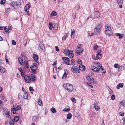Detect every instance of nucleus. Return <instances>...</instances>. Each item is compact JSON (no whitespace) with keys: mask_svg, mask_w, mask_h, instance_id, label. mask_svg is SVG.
I'll list each match as a JSON object with an SVG mask.
<instances>
[{"mask_svg":"<svg viewBox=\"0 0 125 125\" xmlns=\"http://www.w3.org/2000/svg\"><path fill=\"white\" fill-rule=\"evenodd\" d=\"M95 66H91V68L92 70L96 72H98L100 70H103V68L101 66V64L99 62H95L94 63Z\"/></svg>","mask_w":125,"mask_h":125,"instance_id":"nucleus-1","label":"nucleus"},{"mask_svg":"<svg viewBox=\"0 0 125 125\" xmlns=\"http://www.w3.org/2000/svg\"><path fill=\"white\" fill-rule=\"evenodd\" d=\"M21 4L20 1H17L16 2H12L10 4V5L14 8L16 9L19 7Z\"/></svg>","mask_w":125,"mask_h":125,"instance_id":"nucleus-2","label":"nucleus"},{"mask_svg":"<svg viewBox=\"0 0 125 125\" xmlns=\"http://www.w3.org/2000/svg\"><path fill=\"white\" fill-rule=\"evenodd\" d=\"M63 87L68 91L71 92L73 89V86L71 84L68 83L64 84L63 85Z\"/></svg>","mask_w":125,"mask_h":125,"instance_id":"nucleus-3","label":"nucleus"},{"mask_svg":"<svg viewBox=\"0 0 125 125\" xmlns=\"http://www.w3.org/2000/svg\"><path fill=\"white\" fill-rule=\"evenodd\" d=\"M21 108V107L20 105L17 104L14 105L13 106V108L11 109V112L13 114H16V111L19 110Z\"/></svg>","mask_w":125,"mask_h":125,"instance_id":"nucleus-4","label":"nucleus"},{"mask_svg":"<svg viewBox=\"0 0 125 125\" xmlns=\"http://www.w3.org/2000/svg\"><path fill=\"white\" fill-rule=\"evenodd\" d=\"M81 45L82 44H79L77 46V49L76 52L78 54H80L81 53H82L83 52V49L81 47Z\"/></svg>","mask_w":125,"mask_h":125,"instance_id":"nucleus-5","label":"nucleus"},{"mask_svg":"<svg viewBox=\"0 0 125 125\" xmlns=\"http://www.w3.org/2000/svg\"><path fill=\"white\" fill-rule=\"evenodd\" d=\"M102 27V25L100 24H98L97 26L95 27L94 30V32L97 33L99 32L100 31V29H101Z\"/></svg>","mask_w":125,"mask_h":125,"instance_id":"nucleus-6","label":"nucleus"},{"mask_svg":"<svg viewBox=\"0 0 125 125\" xmlns=\"http://www.w3.org/2000/svg\"><path fill=\"white\" fill-rule=\"evenodd\" d=\"M71 70L74 73H79L80 71L78 67L76 66H73L71 68Z\"/></svg>","mask_w":125,"mask_h":125,"instance_id":"nucleus-7","label":"nucleus"},{"mask_svg":"<svg viewBox=\"0 0 125 125\" xmlns=\"http://www.w3.org/2000/svg\"><path fill=\"white\" fill-rule=\"evenodd\" d=\"M4 115L5 116L9 118H10L11 117L10 111H6L4 113Z\"/></svg>","mask_w":125,"mask_h":125,"instance_id":"nucleus-8","label":"nucleus"},{"mask_svg":"<svg viewBox=\"0 0 125 125\" xmlns=\"http://www.w3.org/2000/svg\"><path fill=\"white\" fill-rule=\"evenodd\" d=\"M30 68L32 70V72L33 73H35L37 68V66L34 65L32 67H31Z\"/></svg>","mask_w":125,"mask_h":125,"instance_id":"nucleus-9","label":"nucleus"},{"mask_svg":"<svg viewBox=\"0 0 125 125\" xmlns=\"http://www.w3.org/2000/svg\"><path fill=\"white\" fill-rule=\"evenodd\" d=\"M44 49V47L43 45V43L40 42L39 44L38 49L40 51L42 52L43 50Z\"/></svg>","mask_w":125,"mask_h":125,"instance_id":"nucleus-10","label":"nucleus"},{"mask_svg":"<svg viewBox=\"0 0 125 125\" xmlns=\"http://www.w3.org/2000/svg\"><path fill=\"white\" fill-rule=\"evenodd\" d=\"M62 59L63 61L66 64L69 65V63L70 62V60L69 59V58L66 57H63Z\"/></svg>","mask_w":125,"mask_h":125,"instance_id":"nucleus-11","label":"nucleus"},{"mask_svg":"<svg viewBox=\"0 0 125 125\" xmlns=\"http://www.w3.org/2000/svg\"><path fill=\"white\" fill-rule=\"evenodd\" d=\"M105 32L106 35L109 36L112 35L113 34L111 30L105 31Z\"/></svg>","mask_w":125,"mask_h":125,"instance_id":"nucleus-12","label":"nucleus"},{"mask_svg":"<svg viewBox=\"0 0 125 125\" xmlns=\"http://www.w3.org/2000/svg\"><path fill=\"white\" fill-rule=\"evenodd\" d=\"M18 62L21 65L23 64V61L22 58L21 57H18Z\"/></svg>","mask_w":125,"mask_h":125,"instance_id":"nucleus-13","label":"nucleus"},{"mask_svg":"<svg viewBox=\"0 0 125 125\" xmlns=\"http://www.w3.org/2000/svg\"><path fill=\"white\" fill-rule=\"evenodd\" d=\"M25 81L27 83H29L31 81L30 77L28 76H26L24 77Z\"/></svg>","mask_w":125,"mask_h":125,"instance_id":"nucleus-14","label":"nucleus"},{"mask_svg":"<svg viewBox=\"0 0 125 125\" xmlns=\"http://www.w3.org/2000/svg\"><path fill=\"white\" fill-rule=\"evenodd\" d=\"M33 57L34 60H35L36 62H38V55H37L33 54Z\"/></svg>","mask_w":125,"mask_h":125,"instance_id":"nucleus-15","label":"nucleus"},{"mask_svg":"<svg viewBox=\"0 0 125 125\" xmlns=\"http://www.w3.org/2000/svg\"><path fill=\"white\" fill-rule=\"evenodd\" d=\"M68 55L69 58H73L74 55L73 52L72 51L70 50Z\"/></svg>","mask_w":125,"mask_h":125,"instance_id":"nucleus-16","label":"nucleus"},{"mask_svg":"<svg viewBox=\"0 0 125 125\" xmlns=\"http://www.w3.org/2000/svg\"><path fill=\"white\" fill-rule=\"evenodd\" d=\"M68 72L67 70H65L64 71V73L62 78L63 79H65L67 77V74H68Z\"/></svg>","mask_w":125,"mask_h":125,"instance_id":"nucleus-17","label":"nucleus"},{"mask_svg":"<svg viewBox=\"0 0 125 125\" xmlns=\"http://www.w3.org/2000/svg\"><path fill=\"white\" fill-rule=\"evenodd\" d=\"M105 31L111 30V27L108 24H106L105 27Z\"/></svg>","mask_w":125,"mask_h":125,"instance_id":"nucleus-18","label":"nucleus"},{"mask_svg":"<svg viewBox=\"0 0 125 125\" xmlns=\"http://www.w3.org/2000/svg\"><path fill=\"white\" fill-rule=\"evenodd\" d=\"M71 36L72 38H73L74 36L75 35V31L74 29L72 30H71Z\"/></svg>","mask_w":125,"mask_h":125,"instance_id":"nucleus-19","label":"nucleus"},{"mask_svg":"<svg viewBox=\"0 0 125 125\" xmlns=\"http://www.w3.org/2000/svg\"><path fill=\"white\" fill-rule=\"evenodd\" d=\"M9 123L10 125H13L14 123V121H13L11 118H10L9 121Z\"/></svg>","mask_w":125,"mask_h":125,"instance_id":"nucleus-20","label":"nucleus"},{"mask_svg":"<svg viewBox=\"0 0 125 125\" xmlns=\"http://www.w3.org/2000/svg\"><path fill=\"white\" fill-rule=\"evenodd\" d=\"M124 67L122 66H120L118 67V71H122L124 70Z\"/></svg>","mask_w":125,"mask_h":125,"instance_id":"nucleus-21","label":"nucleus"},{"mask_svg":"<svg viewBox=\"0 0 125 125\" xmlns=\"http://www.w3.org/2000/svg\"><path fill=\"white\" fill-rule=\"evenodd\" d=\"M115 35L117 36H119V38L121 39L123 37V35L122 34H120L119 33H116Z\"/></svg>","mask_w":125,"mask_h":125,"instance_id":"nucleus-22","label":"nucleus"},{"mask_svg":"<svg viewBox=\"0 0 125 125\" xmlns=\"http://www.w3.org/2000/svg\"><path fill=\"white\" fill-rule=\"evenodd\" d=\"M19 69L20 72L21 73V75L23 77L24 76V73L23 72V70L21 68H19Z\"/></svg>","mask_w":125,"mask_h":125,"instance_id":"nucleus-23","label":"nucleus"},{"mask_svg":"<svg viewBox=\"0 0 125 125\" xmlns=\"http://www.w3.org/2000/svg\"><path fill=\"white\" fill-rule=\"evenodd\" d=\"M94 14L95 15V18H98L100 15V13L98 11L94 12Z\"/></svg>","mask_w":125,"mask_h":125,"instance_id":"nucleus-24","label":"nucleus"},{"mask_svg":"<svg viewBox=\"0 0 125 125\" xmlns=\"http://www.w3.org/2000/svg\"><path fill=\"white\" fill-rule=\"evenodd\" d=\"M38 104L40 106H42L43 105L42 102L41 101V100L39 98L38 99Z\"/></svg>","mask_w":125,"mask_h":125,"instance_id":"nucleus-25","label":"nucleus"},{"mask_svg":"<svg viewBox=\"0 0 125 125\" xmlns=\"http://www.w3.org/2000/svg\"><path fill=\"white\" fill-rule=\"evenodd\" d=\"M101 54L99 53H98L96 55V58L98 59H100L102 57Z\"/></svg>","mask_w":125,"mask_h":125,"instance_id":"nucleus-26","label":"nucleus"},{"mask_svg":"<svg viewBox=\"0 0 125 125\" xmlns=\"http://www.w3.org/2000/svg\"><path fill=\"white\" fill-rule=\"evenodd\" d=\"M123 86V84L122 83H120L118 84L116 86V88L118 89L120 88V87H122Z\"/></svg>","mask_w":125,"mask_h":125,"instance_id":"nucleus-27","label":"nucleus"},{"mask_svg":"<svg viewBox=\"0 0 125 125\" xmlns=\"http://www.w3.org/2000/svg\"><path fill=\"white\" fill-rule=\"evenodd\" d=\"M70 51L68 49H65L64 51V53L65 55H68V54L69 52Z\"/></svg>","mask_w":125,"mask_h":125,"instance_id":"nucleus-28","label":"nucleus"},{"mask_svg":"<svg viewBox=\"0 0 125 125\" xmlns=\"http://www.w3.org/2000/svg\"><path fill=\"white\" fill-rule=\"evenodd\" d=\"M72 115L71 113H69L67 115V118L68 119H70L72 116Z\"/></svg>","mask_w":125,"mask_h":125,"instance_id":"nucleus-29","label":"nucleus"},{"mask_svg":"<svg viewBox=\"0 0 125 125\" xmlns=\"http://www.w3.org/2000/svg\"><path fill=\"white\" fill-rule=\"evenodd\" d=\"M30 5H29L28 4H26L24 8V10H28L30 8Z\"/></svg>","mask_w":125,"mask_h":125,"instance_id":"nucleus-30","label":"nucleus"},{"mask_svg":"<svg viewBox=\"0 0 125 125\" xmlns=\"http://www.w3.org/2000/svg\"><path fill=\"white\" fill-rule=\"evenodd\" d=\"M23 97L25 99H27L28 97L27 93V92H25L23 95Z\"/></svg>","mask_w":125,"mask_h":125,"instance_id":"nucleus-31","label":"nucleus"},{"mask_svg":"<svg viewBox=\"0 0 125 125\" xmlns=\"http://www.w3.org/2000/svg\"><path fill=\"white\" fill-rule=\"evenodd\" d=\"M0 71L2 73H4L5 72V69L1 66H0Z\"/></svg>","mask_w":125,"mask_h":125,"instance_id":"nucleus-32","label":"nucleus"},{"mask_svg":"<svg viewBox=\"0 0 125 125\" xmlns=\"http://www.w3.org/2000/svg\"><path fill=\"white\" fill-rule=\"evenodd\" d=\"M19 119V117L17 116H16L14 117V122H18Z\"/></svg>","mask_w":125,"mask_h":125,"instance_id":"nucleus-33","label":"nucleus"},{"mask_svg":"<svg viewBox=\"0 0 125 125\" xmlns=\"http://www.w3.org/2000/svg\"><path fill=\"white\" fill-rule=\"evenodd\" d=\"M87 79V80L90 81H92V80H94V79L92 77H90L88 76L86 77Z\"/></svg>","mask_w":125,"mask_h":125,"instance_id":"nucleus-34","label":"nucleus"},{"mask_svg":"<svg viewBox=\"0 0 125 125\" xmlns=\"http://www.w3.org/2000/svg\"><path fill=\"white\" fill-rule=\"evenodd\" d=\"M57 13L55 11H53L51 12V15L53 16H56L57 15Z\"/></svg>","mask_w":125,"mask_h":125,"instance_id":"nucleus-35","label":"nucleus"},{"mask_svg":"<svg viewBox=\"0 0 125 125\" xmlns=\"http://www.w3.org/2000/svg\"><path fill=\"white\" fill-rule=\"evenodd\" d=\"M51 111L53 113H55L56 112V110L55 108L54 107H52L51 109Z\"/></svg>","mask_w":125,"mask_h":125,"instance_id":"nucleus-36","label":"nucleus"},{"mask_svg":"<svg viewBox=\"0 0 125 125\" xmlns=\"http://www.w3.org/2000/svg\"><path fill=\"white\" fill-rule=\"evenodd\" d=\"M94 106L95 109L97 111H98L100 109V108L99 107L95 105L94 104H93Z\"/></svg>","mask_w":125,"mask_h":125,"instance_id":"nucleus-37","label":"nucleus"},{"mask_svg":"<svg viewBox=\"0 0 125 125\" xmlns=\"http://www.w3.org/2000/svg\"><path fill=\"white\" fill-rule=\"evenodd\" d=\"M68 33L66 34V35H64L63 37L62 38V40H65L66 38L68 37Z\"/></svg>","mask_w":125,"mask_h":125,"instance_id":"nucleus-38","label":"nucleus"},{"mask_svg":"<svg viewBox=\"0 0 125 125\" xmlns=\"http://www.w3.org/2000/svg\"><path fill=\"white\" fill-rule=\"evenodd\" d=\"M28 62L27 61H25L24 62V64L25 65V66L26 68H28L29 67L28 64Z\"/></svg>","mask_w":125,"mask_h":125,"instance_id":"nucleus-39","label":"nucleus"},{"mask_svg":"<svg viewBox=\"0 0 125 125\" xmlns=\"http://www.w3.org/2000/svg\"><path fill=\"white\" fill-rule=\"evenodd\" d=\"M53 26L52 23H49V27L50 30H51Z\"/></svg>","mask_w":125,"mask_h":125,"instance_id":"nucleus-40","label":"nucleus"},{"mask_svg":"<svg viewBox=\"0 0 125 125\" xmlns=\"http://www.w3.org/2000/svg\"><path fill=\"white\" fill-rule=\"evenodd\" d=\"M70 99L72 102L74 103H75L76 102V100L74 98L72 97Z\"/></svg>","mask_w":125,"mask_h":125,"instance_id":"nucleus-41","label":"nucleus"},{"mask_svg":"<svg viewBox=\"0 0 125 125\" xmlns=\"http://www.w3.org/2000/svg\"><path fill=\"white\" fill-rule=\"evenodd\" d=\"M121 105L123 106H125V101L123 100L120 102Z\"/></svg>","mask_w":125,"mask_h":125,"instance_id":"nucleus-42","label":"nucleus"},{"mask_svg":"<svg viewBox=\"0 0 125 125\" xmlns=\"http://www.w3.org/2000/svg\"><path fill=\"white\" fill-rule=\"evenodd\" d=\"M91 18H95V15L94 14V13L92 14L90 16Z\"/></svg>","mask_w":125,"mask_h":125,"instance_id":"nucleus-43","label":"nucleus"},{"mask_svg":"<svg viewBox=\"0 0 125 125\" xmlns=\"http://www.w3.org/2000/svg\"><path fill=\"white\" fill-rule=\"evenodd\" d=\"M118 3L119 4H121L122 3L123 0H117Z\"/></svg>","mask_w":125,"mask_h":125,"instance_id":"nucleus-44","label":"nucleus"},{"mask_svg":"<svg viewBox=\"0 0 125 125\" xmlns=\"http://www.w3.org/2000/svg\"><path fill=\"white\" fill-rule=\"evenodd\" d=\"M31 80L33 81H34L35 79V77L34 76H32L30 78Z\"/></svg>","mask_w":125,"mask_h":125,"instance_id":"nucleus-45","label":"nucleus"},{"mask_svg":"<svg viewBox=\"0 0 125 125\" xmlns=\"http://www.w3.org/2000/svg\"><path fill=\"white\" fill-rule=\"evenodd\" d=\"M7 27L6 26L4 28V31L5 32H7L8 33H9V31H8V30L7 29Z\"/></svg>","mask_w":125,"mask_h":125,"instance_id":"nucleus-46","label":"nucleus"},{"mask_svg":"<svg viewBox=\"0 0 125 125\" xmlns=\"http://www.w3.org/2000/svg\"><path fill=\"white\" fill-rule=\"evenodd\" d=\"M53 28L54 30H57L58 29V27L57 25H54L53 27Z\"/></svg>","mask_w":125,"mask_h":125,"instance_id":"nucleus-47","label":"nucleus"},{"mask_svg":"<svg viewBox=\"0 0 125 125\" xmlns=\"http://www.w3.org/2000/svg\"><path fill=\"white\" fill-rule=\"evenodd\" d=\"M70 110V108H68L67 109H66V108H65L63 109V111H65V112H68Z\"/></svg>","mask_w":125,"mask_h":125,"instance_id":"nucleus-48","label":"nucleus"},{"mask_svg":"<svg viewBox=\"0 0 125 125\" xmlns=\"http://www.w3.org/2000/svg\"><path fill=\"white\" fill-rule=\"evenodd\" d=\"M37 117L36 116H34L33 118V120L34 122L37 121Z\"/></svg>","mask_w":125,"mask_h":125,"instance_id":"nucleus-49","label":"nucleus"},{"mask_svg":"<svg viewBox=\"0 0 125 125\" xmlns=\"http://www.w3.org/2000/svg\"><path fill=\"white\" fill-rule=\"evenodd\" d=\"M86 83H87V85H88V86L90 87L91 88H93V86L90 84V83H89L88 82H86Z\"/></svg>","mask_w":125,"mask_h":125,"instance_id":"nucleus-50","label":"nucleus"},{"mask_svg":"<svg viewBox=\"0 0 125 125\" xmlns=\"http://www.w3.org/2000/svg\"><path fill=\"white\" fill-rule=\"evenodd\" d=\"M0 97L3 100H4L5 101L6 100V98L3 95H1L0 96Z\"/></svg>","mask_w":125,"mask_h":125,"instance_id":"nucleus-51","label":"nucleus"},{"mask_svg":"<svg viewBox=\"0 0 125 125\" xmlns=\"http://www.w3.org/2000/svg\"><path fill=\"white\" fill-rule=\"evenodd\" d=\"M18 98L20 99H21L22 98V97L21 94H19L18 95Z\"/></svg>","mask_w":125,"mask_h":125,"instance_id":"nucleus-52","label":"nucleus"},{"mask_svg":"<svg viewBox=\"0 0 125 125\" xmlns=\"http://www.w3.org/2000/svg\"><path fill=\"white\" fill-rule=\"evenodd\" d=\"M53 71L54 73H56L57 72L56 67H54L53 69Z\"/></svg>","mask_w":125,"mask_h":125,"instance_id":"nucleus-53","label":"nucleus"},{"mask_svg":"<svg viewBox=\"0 0 125 125\" xmlns=\"http://www.w3.org/2000/svg\"><path fill=\"white\" fill-rule=\"evenodd\" d=\"M6 2V0H1L0 2V3L2 4H4Z\"/></svg>","mask_w":125,"mask_h":125,"instance_id":"nucleus-54","label":"nucleus"},{"mask_svg":"<svg viewBox=\"0 0 125 125\" xmlns=\"http://www.w3.org/2000/svg\"><path fill=\"white\" fill-rule=\"evenodd\" d=\"M78 64H81L82 63V60L80 59H79L78 61Z\"/></svg>","mask_w":125,"mask_h":125,"instance_id":"nucleus-55","label":"nucleus"},{"mask_svg":"<svg viewBox=\"0 0 125 125\" xmlns=\"http://www.w3.org/2000/svg\"><path fill=\"white\" fill-rule=\"evenodd\" d=\"M12 44L14 45H15L16 44V42L14 40H12Z\"/></svg>","mask_w":125,"mask_h":125,"instance_id":"nucleus-56","label":"nucleus"},{"mask_svg":"<svg viewBox=\"0 0 125 125\" xmlns=\"http://www.w3.org/2000/svg\"><path fill=\"white\" fill-rule=\"evenodd\" d=\"M98 47V46L96 45H94L93 46V48L94 49H97Z\"/></svg>","mask_w":125,"mask_h":125,"instance_id":"nucleus-57","label":"nucleus"},{"mask_svg":"<svg viewBox=\"0 0 125 125\" xmlns=\"http://www.w3.org/2000/svg\"><path fill=\"white\" fill-rule=\"evenodd\" d=\"M10 8H7L5 10L7 13L9 12L10 10Z\"/></svg>","mask_w":125,"mask_h":125,"instance_id":"nucleus-58","label":"nucleus"},{"mask_svg":"<svg viewBox=\"0 0 125 125\" xmlns=\"http://www.w3.org/2000/svg\"><path fill=\"white\" fill-rule=\"evenodd\" d=\"M57 63V62L56 61H55L54 62V64H53V65L54 67H56Z\"/></svg>","mask_w":125,"mask_h":125,"instance_id":"nucleus-59","label":"nucleus"},{"mask_svg":"<svg viewBox=\"0 0 125 125\" xmlns=\"http://www.w3.org/2000/svg\"><path fill=\"white\" fill-rule=\"evenodd\" d=\"M29 89L31 91H34V90L32 87H29Z\"/></svg>","mask_w":125,"mask_h":125,"instance_id":"nucleus-60","label":"nucleus"},{"mask_svg":"<svg viewBox=\"0 0 125 125\" xmlns=\"http://www.w3.org/2000/svg\"><path fill=\"white\" fill-rule=\"evenodd\" d=\"M85 67L83 65L82 68L80 69V70H82L83 71H84L85 70Z\"/></svg>","mask_w":125,"mask_h":125,"instance_id":"nucleus-61","label":"nucleus"},{"mask_svg":"<svg viewBox=\"0 0 125 125\" xmlns=\"http://www.w3.org/2000/svg\"><path fill=\"white\" fill-rule=\"evenodd\" d=\"M114 66L115 68H117L118 66V64H115L114 65Z\"/></svg>","mask_w":125,"mask_h":125,"instance_id":"nucleus-62","label":"nucleus"},{"mask_svg":"<svg viewBox=\"0 0 125 125\" xmlns=\"http://www.w3.org/2000/svg\"><path fill=\"white\" fill-rule=\"evenodd\" d=\"M63 68V66L62 64L58 68V69H61Z\"/></svg>","mask_w":125,"mask_h":125,"instance_id":"nucleus-63","label":"nucleus"},{"mask_svg":"<svg viewBox=\"0 0 125 125\" xmlns=\"http://www.w3.org/2000/svg\"><path fill=\"white\" fill-rule=\"evenodd\" d=\"M111 99L112 100H114L115 99V96L114 95H112L111 97Z\"/></svg>","mask_w":125,"mask_h":125,"instance_id":"nucleus-64","label":"nucleus"}]
</instances>
